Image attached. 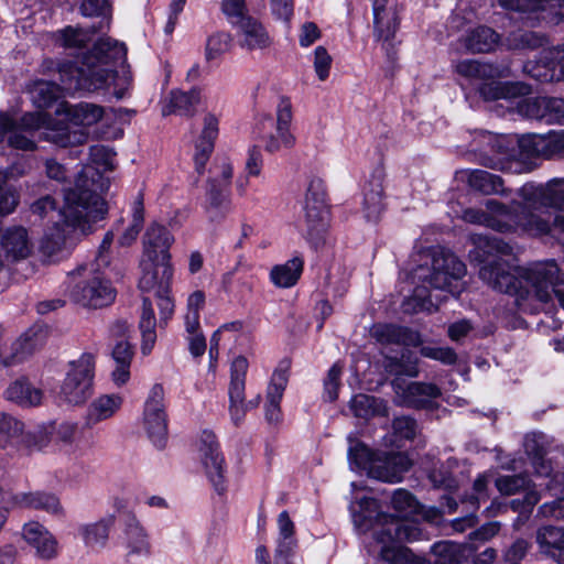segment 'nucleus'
Segmentation results:
<instances>
[{
  "mask_svg": "<svg viewBox=\"0 0 564 564\" xmlns=\"http://www.w3.org/2000/svg\"><path fill=\"white\" fill-rule=\"evenodd\" d=\"M470 240L474 249L469 259L479 265V278L489 288L519 300L532 295L541 303H549L555 294L564 308V290L554 289L560 282V268L554 260L518 268L510 261L512 248L501 239L473 235Z\"/></svg>",
  "mask_w": 564,
  "mask_h": 564,
  "instance_id": "1",
  "label": "nucleus"
},
{
  "mask_svg": "<svg viewBox=\"0 0 564 564\" xmlns=\"http://www.w3.org/2000/svg\"><path fill=\"white\" fill-rule=\"evenodd\" d=\"M288 379L289 376L286 369H275L268 386L267 399L281 400L288 384Z\"/></svg>",
  "mask_w": 564,
  "mask_h": 564,
  "instance_id": "61",
  "label": "nucleus"
},
{
  "mask_svg": "<svg viewBox=\"0 0 564 564\" xmlns=\"http://www.w3.org/2000/svg\"><path fill=\"white\" fill-rule=\"evenodd\" d=\"M4 175L0 171V215L7 216L13 213L19 204V194L12 187L3 186Z\"/></svg>",
  "mask_w": 564,
  "mask_h": 564,
  "instance_id": "60",
  "label": "nucleus"
},
{
  "mask_svg": "<svg viewBox=\"0 0 564 564\" xmlns=\"http://www.w3.org/2000/svg\"><path fill=\"white\" fill-rule=\"evenodd\" d=\"M237 28L239 45L248 51L263 50L270 46L271 37L264 26L252 17H247L234 25Z\"/></svg>",
  "mask_w": 564,
  "mask_h": 564,
  "instance_id": "29",
  "label": "nucleus"
},
{
  "mask_svg": "<svg viewBox=\"0 0 564 564\" xmlns=\"http://www.w3.org/2000/svg\"><path fill=\"white\" fill-rule=\"evenodd\" d=\"M546 97H538V98H528L522 100L519 104V111L532 119H539L545 121V111L543 101H545Z\"/></svg>",
  "mask_w": 564,
  "mask_h": 564,
  "instance_id": "63",
  "label": "nucleus"
},
{
  "mask_svg": "<svg viewBox=\"0 0 564 564\" xmlns=\"http://www.w3.org/2000/svg\"><path fill=\"white\" fill-rule=\"evenodd\" d=\"M376 41L381 43L389 58L394 57V37L399 28L395 0H373Z\"/></svg>",
  "mask_w": 564,
  "mask_h": 564,
  "instance_id": "13",
  "label": "nucleus"
},
{
  "mask_svg": "<svg viewBox=\"0 0 564 564\" xmlns=\"http://www.w3.org/2000/svg\"><path fill=\"white\" fill-rule=\"evenodd\" d=\"M248 370V361L245 357L234 359L230 368L229 401L230 416L235 424L243 419L247 406L245 403V381Z\"/></svg>",
  "mask_w": 564,
  "mask_h": 564,
  "instance_id": "25",
  "label": "nucleus"
},
{
  "mask_svg": "<svg viewBox=\"0 0 564 564\" xmlns=\"http://www.w3.org/2000/svg\"><path fill=\"white\" fill-rule=\"evenodd\" d=\"M123 398L118 393L101 394L88 406L86 421L89 425L111 419L122 406Z\"/></svg>",
  "mask_w": 564,
  "mask_h": 564,
  "instance_id": "41",
  "label": "nucleus"
},
{
  "mask_svg": "<svg viewBox=\"0 0 564 564\" xmlns=\"http://www.w3.org/2000/svg\"><path fill=\"white\" fill-rule=\"evenodd\" d=\"M11 509H33L44 511L53 517L63 518L65 509L59 498L47 491L18 492L11 495L7 500Z\"/></svg>",
  "mask_w": 564,
  "mask_h": 564,
  "instance_id": "21",
  "label": "nucleus"
},
{
  "mask_svg": "<svg viewBox=\"0 0 564 564\" xmlns=\"http://www.w3.org/2000/svg\"><path fill=\"white\" fill-rule=\"evenodd\" d=\"M518 195L527 206H545L564 208V178H554L545 185L525 184L518 189Z\"/></svg>",
  "mask_w": 564,
  "mask_h": 564,
  "instance_id": "18",
  "label": "nucleus"
},
{
  "mask_svg": "<svg viewBox=\"0 0 564 564\" xmlns=\"http://www.w3.org/2000/svg\"><path fill=\"white\" fill-rule=\"evenodd\" d=\"M61 95V87L50 82H37L31 90L33 104L39 108L48 107Z\"/></svg>",
  "mask_w": 564,
  "mask_h": 564,
  "instance_id": "55",
  "label": "nucleus"
},
{
  "mask_svg": "<svg viewBox=\"0 0 564 564\" xmlns=\"http://www.w3.org/2000/svg\"><path fill=\"white\" fill-rule=\"evenodd\" d=\"M0 437L6 442L19 440L28 448L34 446L35 437L32 433L24 432L23 422L3 412H0Z\"/></svg>",
  "mask_w": 564,
  "mask_h": 564,
  "instance_id": "47",
  "label": "nucleus"
},
{
  "mask_svg": "<svg viewBox=\"0 0 564 564\" xmlns=\"http://www.w3.org/2000/svg\"><path fill=\"white\" fill-rule=\"evenodd\" d=\"M371 335L381 344H400L416 347L423 343L417 332L390 324L375 325Z\"/></svg>",
  "mask_w": 564,
  "mask_h": 564,
  "instance_id": "35",
  "label": "nucleus"
},
{
  "mask_svg": "<svg viewBox=\"0 0 564 564\" xmlns=\"http://www.w3.org/2000/svg\"><path fill=\"white\" fill-rule=\"evenodd\" d=\"M525 452L533 457V466L535 473L540 476H550L552 467L549 462L544 459V452L539 446L535 436H528L524 442Z\"/></svg>",
  "mask_w": 564,
  "mask_h": 564,
  "instance_id": "57",
  "label": "nucleus"
},
{
  "mask_svg": "<svg viewBox=\"0 0 564 564\" xmlns=\"http://www.w3.org/2000/svg\"><path fill=\"white\" fill-rule=\"evenodd\" d=\"M391 503L398 517L380 512L377 500L372 498L359 499L351 505L355 525L362 533L372 532L379 547V558L383 562L427 564L423 557L399 543L420 540L423 531L417 524L419 519L434 521L438 518V512L434 509L424 510L414 496L404 489H397L393 492Z\"/></svg>",
  "mask_w": 564,
  "mask_h": 564,
  "instance_id": "2",
  "label": "nucleus"
},
{
  "mask_svg": "<svg viewBox=\"0 0 564 564\" xmlns=\"http://www.w3.org/2000/svg\"><path fill=\"white\" fill-rule=\"evenodd\" d=\"M540 207L541 206H527L524 199L522 198L519 231L529 234L531 236H543L551 232L552 224L550 220L531 212V209H536Z\"/></svg>",
  "mask_w": 564,
  "mask_h": 564,
  "instance_id": "48",
  "label": "nucleus"
},
{
  "mask_svg": "<svg viewBox=\"0 0 564 564\" xmlns=\"http://www.w3.org/2000/svg\"><path fill=\"white\" fill-rule=\"evenodd\" d=\"M0 248L8 262H19L33 253L34 241L25 227L14 225L1 230Z\"/></svg>",
  "mask_w": 564,
  "mask_h": 564,
  "instance_id": "19",
  "label": "nucleus"
},
{
  "mask_svg": "<svg viewBox=\"0 0 564 564\" xmlns=\"http://www.w3.org/2000/svg\"><path fill=\"white\" fill-rule=\"evenodd\" d=\"M292 118L291 102L288 99H282L276 107L275 121L268 120L270 129L260 137L268 153H276L295 144V137L291 132Z\"/></svg>",
  "mask_w": 564,
  "mask_h": 564,
  "instance_id": "11",
  "label": "nucleus"
},
{
  "mask_svg": "<svg viewBox=\"0 0 564 564\" xmlns=\"http://www.w3.org/2000/svg\"><path fill=\"white\" fill-rule=\"evenodd\" d=\"M113 523L112 516L101 518L95 522L82 524L78 528V533L86 546L99 551L106 547Z\"/></svg>",
  "mask_w": 564,
  "mask_h": 564,
  "instance_id": "40",
  "label": "nucleus"
},
{
  "mask_svg": "<svg viewBox=\"0 0 564 564\" xmlns=\"http://www.w3.org/2000/svg\"><path fill=\"white\" fill-rule=\"evenodd\" d=\"M395 402L409 408H426L434 399L441 395V390L433 383L405 382L401 377L392 381Z\"/></svg>",
  "mask_w": 564,
  "mask_h": 564,
  "instance_id": "16",
  "label": "nucleus"
},
{
  "mask_svg": "<svg viewBox=\"0 0 564 564\" xmlns=\"http://www.w3.org/2000/svg\"><path fill=\"white\" fill-rule=\"evenodd\" d=\"M23 541L34 551L35 557L51 561L58 554V542L54 534L39 521L24 523L21 530Z\"/></svg>",
  "mask_w": 564,
  "mask_h": 564,
  "instance_id": "20",
  "label": "nucleus"
},
{
  "mask_svg": "<svg viewBox=\"0 0 564 564\" xmlns=\"http://www.w3.org/2000/svg\"><path fill=\"white\" fill-rule=\"evenodd\" d=\"M220 10L231 25L249 17L246 0H221Z\"/></svg>",
  "mask_w": 564,
  "mask_h": 564,
  "instance_id": "59",
  "label": "nucleus"
},
{
  "mask_svg": "<svg viewBox=\"0 0 564 564\" xmlns=\"http://www.w3.org/2000/svg\"><path fill=\"white\" fill-rule=\"evenodd\" d=\"M58 115L78 127H91L99 122L104 117V108L90 102H79L77 105L61 104L57 109Z\"/></svg>",
  "mask_w": 564,
  "mask_h": 564,
  "instance_id": "34",
  "label": "nucleus"
},
{
  "mask_svg": "<svg viewBox=\"0 0 564 564\" xmlns=\"http://www.w3.org/2000/svg\"><path fill=\"white\" fill-rule=\"evenodd\" d=\"M496 487L500 494L510 496L529 489V480L522 475L501 476L496 479Z\"/></svg>",
  "mask_w": 564,
  "mask_h": 564,
  "instance_id": "58",
  "label": "nucleus"
},
{
  "mask_svg": "<svg viewBox=\"0 0 564 564\" xmlns=\"http://www.w3.org/2000/svg\"><path fill=\"white\" fill-rule=\"evenodd\" d=\"M349 408L355 416L361 419L387 414V406L383 400L364 393L354 395Z\"/></svg>",
  "mask_w": 564,
  "mask_h": 564,
  "instance_id": "50",
  "label": "nucleus"
},
{
  "mask_svg": "<svg viewBox=\"0 0 564 564\" xmlns=\"http://www.w3.org/2000/svg\"><path fill=\"white\" fill-rule=\"evenodd\" d=\"M130 326L127 322L118 321L111 328L110 334L116 339V345L112 348L111 357L113 364H130L133 358V348L128 340Z\"/></svg>",
  "mask_w": 564,
  "mask_h": 564,
  "instance_id": "45",
  "label": "nucleus"
},
{
  "mask_svg": "<svg viewBox=\"0 0 564 564\" xmlns=\"http://www.w3.org/2000/svg\"><path fill=\"white\" fill-rule=\"evenodd\" d=\"M456 73L468 80H487L502 78L509 74V68L501 65L482 63L476 59L459 61L455 65Z\"/></svg>",
  "mask_w": 564,
  "mask_h": 564,
  "instance_id": "33",
  "label": "nucleus"
},
{
  "mask_svg": "<svg viewBox=\"0 0 564 564\" xmlns=\"http://www.w3.org/2000/svg\"><path fill=\"white\" fill-rule=\"evenodd\" d=\"M325 196L324 181L317 176L311 177L305 192L304 210L306 219L313 225L323 223L327 216Z\"/></svg>",
  "mask_w": 564,
  "mask_h": 564,
  "instance_id": "30",
  "label": "nucleus"
},
{
  "mask_svg": "<svg viewBox=\"0 0 564 564\" xmlns=\"http://www.w3.org/2000/svg\"><path fill=\"white\" fill-rule=\"evenodd\" d=\"M104 188L105 182L98 170L87 165L78 174L74 187L65 191L63 208L57 209L54 199L44 196L32 204L31 212L41 220L53 223L54 227L63 224L85 235L90 224L107 213L106 203L99 194Z\"/></svg>",
  "mask_w": 564,
  "mask_h": 564,
  "instance_id": "3",
  "label": "nucleus"
},
{
  "mask_svg": "<svg viewBox=\"0 0 564 564\" xmlns=\"http://www.w3.org/2000/svg\"><path fill=\"white\" fill-rule=\"evenodd\" d=\"M37 130H42L43 139L59 147L82 144L87 139L84 130L70 131L67 124L41 111L28 112L19 121L0 112V143L7 141L12 149L34 151L33 133Z\"/></svg>",
  "mask_w": 564,
  "mask_h": 564,
  "instance_id": "6",
  "label": "nucleus"
},
{
  "mask_svg": "<svg viewBox=\"0 0 564 564\" xmlns=\"http://www.w3.org/2000/svg\"><path fill=\"white\" fill-rule=\"evenodd\" d=\"M303 260L294 257L285 263L274 265L270 271V280L276 288H292L303 271Z\"/></svg>",
  "mask_w": 564,
  "mask_h": 564,
  "instance_id": "44",
  "label": "nucleus"
},
{
  "mask_svg": "<svg viewBox=\"0 0 564 564\" xmlns=\"http://www.w3.org/2000/svg\"><path fill=\"white\" fill-rule=\"evenodd\" d=\"M499 3L508 10L535 14V20L557 23L564 19V0H499Z\"/></svg>",
  "mask_w": 564,
  "mask_h": 564,
  "instance_id": "22",
  "label": "nucleus"
},
{
  "mask_svg": "<svg viewBox=\"0 0 564 564\" xmlns=\"http://www.w3.org/2000/svg\"><path fill=\"white\" fill-rule=\"evenodd\" d=\"M96 33V29H83L66 26L59 31V41L64 47L75 48L82 47L90 41L91 34Z\"/></svg>",
  "mask_w": 564,
  "mask_h": 564,
  "instance_id": "56",
  "label": "nucleus"
},
{
  "mask_svg": "<svg viewBox=\"0 0 564 564\" xmlns=\"http://www.w3.org/2000/svg\"><path fill=\"white\" fill-rule=\"evenodd\" d=\"M416 433V422L409 416L397 417L393 421V435L384 437V444L400 447L401 440H412Z\"/></svg>",
  "mask_w": 564,
  "mask_h": 564,
  "instance_id": "54",
  "label": "nucleus"
},
{
  "mask_svg": "<svg viewBox=\"0 0 564 564\" xmlns=\"http://www.w3.org/2000/svg\"><path fill=\"white\" fill-rule=\"evenodd\" d=\"M314 69L319 80L324 82L329 76L332 56L324 46L314 50Z\"/></svg>",
  "mask_w": 564,
  "mask_h": 564,
  "instance_id": "64",
  "label": "nucleus"
},
{
  "mask_svg": "<svg viewBox=\"0 0 564 564\" xmlns=\"http://www.w3.org/2000/svg\"><path fill=\"white\" fill-rule=\"evenodd\" d=\"M127 47L110 37H101L86 54L80 66L64 63L59 66V79L66 91H95L107 86L112 77V65L126 62Z\"/></svg>",
  "mask_w": 564,
  "mask_h": 564,
  "instance_id": "5",
  "label": "nucleus"
},
{
  "mask_svg": "<svg viewBox=\"0 0 564 564\" xmlns=\"http://www.w3.org/2000/svg\"><path fill=\"white\" fill-rule=\"evenodd\" d=\"M173 242V235L164 226L151 224L142 238V257L171 262L170 248Z\"/></svg>",
  "mask_w": 564,
  "mask_h": 564,
  "instance_id": "27",
  "label": "nucleus"
},
{
  "mask_svg": "<svg viewBox=\"0 0 564 564\" xmlns=\"http://www.w3.org/2000/svg\"><path fill=\"white\" fill-rule=\"evenodd\" d=\"M487 227L502 234L518 232L522 202L512 200L509 206L497 199H487Z\"/></svg>",
  "mask_w": 564,
  "mask_h": 564,
  "instance_id": "23",
  "label": "nucleus"
},
{
  "mask_svg": "<svg viewBox=\"0 0 564 564\" xmlns=\"http://www.w3.org/2000/svg\"><path fill=\"white\" fill-rule=\"evenodd\" d=\"M139 289L142 292H170L173 278L171 262L141 257Z\"/></svg>",
  "mask_w": 564,
  "mask_h": 564,
  "instance_id": "17",
  "label": "nucleus"
},
{
  "mask_svg": "<svg viewBox=\"0 0 564 564\" xmlns=\"http://www.w3.org/2000/svg\"><path fill=\"white\" fill-rule=\"evenodd\" d=\"M434 552L437 556L435 564H462L463 558L470 554L471 550L452 542H441L435 544ZM424 561L431 564L426 560Z\"/></svg>",
  "mask_w": 564,
  "mask_h": 564,
  "instance_id": "52",
  "label": "nucleus"
},
{
  "mask_svg": "<svg viewBox=\"0 0 564 564\" xmlns=\"http://www.w3.org/2000/svg\"><path fill=\"white\" fill-rule=\"evenodd\" d=\"M364 212L369 220H377L383 210V185L380 175L372 176L364 187Z\"/></svg>",
  "mask_w": 564,
  "mask_h": 564,
  "instance_id": "43",
  "label": "nucleus"
},
{
  "mask_svg": "<svg viewBox=\"0 0 564 564\" xmlns=\"http://www.w3.org/2000/svg\"><path fill=\"white\" fill-rule=\"evenodd\" d=\"M350 469L366 473L370 478L384 482H399L411 468L412 460L401 452H373L364 443L348 436Z\"/></svg>",
  "mask_w": 564,
  "mask_h": 564,
  "instance_id": "8",
  "label": "nucleus"
},
{
  "mask_svg": "<svg viewBox=\"0 0 564 564\" xmlns=\"http://www.w3.org/2000/svg\"><path fill=\"white\" fill-rule=\"evenodd\" d=\"M232 47V36L226 31L209 34L205 43V59L210 63L220 59Z\"/></svg>",
  "mask_w": 564,
  "mask_h": 564,
  "instance_id": "51",
  "label": "nucleus"
},
{
  "mask_svg": "<svg viewBox=\"0 0 564 564\" xmlns=\"http://www.w3.org/2000/svg\"><path fill=\"white\" fill-rule=\"evenodd\" d=\"M3 397L21 408H33L42 404L44 393L28 379L19 378L8 386Z\"/></svg>",
  "mask_w": 564,
  "mask_h": 564,
  "instance_id": "32",
  "label": "nucleus"
},
{
  "mask_svg": "<svg viewBox=\"0 0 564 564\" xmlns=\"http://www.w3.org/2000/svg\"><path fill=\"white\" fill-rule=\"evenodd\" d=\"M94 370L95 356L91 354L85 352L72 362L57 394L59 401L69 405L85 403L93 391Z\"/></svg>",
  "mask_w": 564,
  "mask_h": 564,
  "instance_id": "9",
  "label": "nucleus"
},
{
  "mask_svg": "<svg viewBox=\"0 0 564 564\" xmlns=\"http://www.w3.org/2000/svg\"><path fill=\"white\" fill-rule=\"evenodd\" d=\"M113 240V234L107 232L99 247L98 256L89 267L78 268L68 278L69 299L84 307L100 308L110 305L116 299V290L106 276L109 264L106 252Z\"/></svg>",
  "mask_w": 564,
  "mask_h": 564,
  "instance_id": "7",
  "label": "nucleus"
},
{
  "mask_svg": "<svg viewBox=\"0 0 564 564\" xmlns=\"http://www.w3.org/2000/svg\"><path fill=\"white\" fill-rule=\"evenodd\" d=\"M484 80L479 87V94L486 100L512 99L530 94V86L520 82Z\"/></svg>",
  "mask_w": 564,
  "mask_h": 564,
  "instance_id": "38",
  "label": "nucleus"
},
{
  "mask_svg": "<svg viewBox=\"0 0 564 564\" xmlns=\"http://www.w3.org/2000/svg\"><path fill=\"white\" fill-rule=\"evenodd\" d=\"M121 534L126 549L132 555H149L151 552L150 536L133 511H126L121 519Z\"/></svg>",
  "mask_w": 564,
  "mask_h": 564,
  "instance_id": "24",
  "label": "nucleus"
},
{
  "mask_svg": "<svg viewBox=\"0 0 564 564\" xmlns=\"http://www.w3.org/2000/svg\"><path fill=\"white\" fill-rule=\"evenodd\" d=\"M465 274L466 265L454 253L435 251L430 265H420L414 270L413 279L421 284L416 285L413 294L404 301V311L432 312L437 307L438 297L430 294L427 285L433 290L446 291L457 296L465 288Z\"/></svg>",
  "mask_w": 564,
  "mask_h": 564,
  "instance_id": "4",
  "label": "nucleus"
},
{
  "mask_svg": "<svg viewBox=\"0 0 564 564\" xmlns=\"http://www.w3.org/2000/svg\"><path fill=\"white\" fill-rule=\"evenodd\" d=\"M457 178L466 183L471 189L485 195H508L503 181L499 175L484 170H463L457 172Z\"/></svg>",
  "mask_w": 564,
  "mask_h": 564,
  "instance_id": "28",
  "label": "nucleus"
},
{
  "mask_svg": "<svg viewBox=\"0 0 564 564\" xmlns=\"http://www.w3.org/2000/svg\"><path fill=\"white\" fill-rule=\"evenodd\" d=\"M200 102V89L192 88L188 91L180 89L171 90L162 101L161 112L164 117L172 113L193 116Z\"/></svg>",
  "mask_w": 564,
  "mask_h": 564,
  "instance_id": "31",
  "label": "nucleus"
},
{
  "mask_svg": "<svg viewBox=\"0 0 564 564\" xmlns=\"http://www.w3.org/2000/svg\"><path fill=\"white\" fill-rule=\"evenodd\" d=\"M163 400V387L154 384L147 398L142 419V425L149 440L158 448H163L167 441V421Z\"/></svg>",
  "mask_w": 564,
  "mask_h": 564,
  "instance_id": "10",
  "label": "nucleus"
},
{
  "mask_svg": "<svg viewBox=\"0 0 564 564\" xmlns=\"http://www.w3.org/2000/svg\"><path fill=\"white\" fill-rule=\"evenodd\" d=\"M215 170V176L209 180L207 187L208 213L212 218L224 216L228 210V188L234 174L231 163L225 159Z\"/></svg>",
  "mask_w": 564,
  "mask_h": 564,
  "instance_id": "14",
  "label": "nucleus"
},
{
  "mask_svg": "<svg viewBox=\"0 0 564 564\" xmlns=\"http://www.w3.org/2000/svg\"><path fill=\"white\" fill-rule=\"evenodd\" d=\"M74 230L72 227L53 226L51 231L46 232L40 243V253L44 261L55 262L61 259L66 248L67 238Z\"/></svg>",
  "mask_w": 564,
  "mask_h": 564,
  "instance_id": "42",
  "label": "nucleus"
},
{
  "mask_svg": "<svg viewBox=\"0 0 564 564\" xmlns=\"http://www.w3.org/2000/svg\"><path fill=\"white\" fill-rule=\"evenodd\" d=\"M520 144L524 149L529 148L530 152L535 155L564 156V131L523 138Z\"/></svg>",
  "mask_w": 564,
  "mask_h": 564,
  "instance_id": "37",
  "label": "nucleus"
},
{
  "mask_svg": "<svg viewBox=\"0 0 564 564\" xmlns=\"http://www.w3.org/2000/svg\"><path fill=\"white\" fill-rule=\"evenodd\" d=\"M34 349L35 345L28 336L9 340L0 334V366L6 368L17 366L23 362Z\"/></svg>",
  "mask_w": 564,
  "mask_h": 564,
  "instance_id": "36",
  "label": "nucleus"
},
{
  "mask_svg": "<svg viewBox=\"0 0 564 564\" xmlns=\"http://www.w3.org/2000/svg\"><path fill=\"white\" fill-rule=\"evenodd\" d=\"M500 36L488 26L471 30L464 39V45L470 53H488L499 43Z\"/></svg>",
  "mask_w": 564,
  "mask_h": 564,
  "instance_id": "46",
  "label": "nucleus"
},
{
  "mask_svg": "<svg viewBox=\"0 0 564 564\" xmlns=\"http://www.w3.org/2000/svg\"><path fill=\"white\" fill-rule=\"evenodd\" d=\"M279 535L274 553V564H291L290 556L296 545L294 539V523L288 511H282L278 516ZM256 564H271L270 553L263 545L256 549Z\"/></svg>",
  "mask_w": 564,
  "mask_h": 564,
  "instance_id": "15",
  "label": "nucleus"
},
{
  "mask_svg": "<svg viewBox=\"0 0 564 564\" xmlns=\"http://www.w3.org/2000/svg\"><path fill=\"white\" fill-rule=\"evenodd\" d=\"M155 325L152 303L148 299H143L139 327L142 336L141 352L145 356L152 351L156 341Z\"/></svg>",
  "mask_w": 564,
  "mask_h": 564,
  "instance_id": "49",
  "label": "nucleus"
},
{
  "mask_svg": "<svg viewBox=\"0 0 564 564\" xmlns=\"http://www.w3.org/2000/svg\"><path fill=\"white\" fill-rule=\"evenodd\" d=\"M545 122L558 123L564 126V99L562 98H545L543 101Z\"/></svg>",
  "mask_w": 564,
  "mask_h": 564,
  "instance_id": "62",
  "label": "nucleus"
},
{
  "mask_svg": "<svg viewBox=\"0 0 564 564\" xmlns=\"http://www.w3.org/2000/svg\"><path fill=\"white\" fill-rule=\"evenodd\" d=\"M219 134V117L213 112H206L202 120V130L195 141L194 162L197 172L205 169Z\"/></svg>",
  "mask_w": 564,
  "mask_h": 564,
  "instance_id": "26",
  "label": "nucleus"
},
{
  "mask_svg": "<svg viewBox=\"0 0 564 564\" xmlns=\"http://www.w3.org/2000/svg\"><path fill=\"white\" fill-rule=\"evenodd\" d=\"M198 451L205 473L218 494L226 490V463L219 449L216 435L204 431L198 443Z\"/></svg>",
  "mask_w": 564,
  "mask_h": 564,
  "instance_id": "12",
  "label": "nucleus"
},
{
  "mask_svg": "<svg viewBox=\"0 0 564 564\" xmlns=\"http://www.w3.org/2000/svg\"><path fill=\"white\" fill-rule=\"evenodd\" d=\"M205 304V294L203 291H194L187 297L186 313L184 315L185 330H194L200 325V310Z\"/></svg>",
  "mask_w": 564,
  "mask_h": 564,
  "instance_id": "53",
  "label": "nucleus"
},
{
  "mask_svg": "<svg viewBox=\"0 0 564 564\" xmlns=\"http://www.w3.org/2000/svg\"><path fill=\"white\" fill-rule=\"evenodd\" d=\"M536 544L542 554L552 557L557 564L564 560V528L543 527L536 531Z\"/></svg>",
  "mask_w": 564,
  "mask_h": 564,
  "instance_id": "39",
  "label": "nucleus"
}]
</instances>
